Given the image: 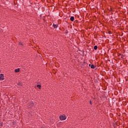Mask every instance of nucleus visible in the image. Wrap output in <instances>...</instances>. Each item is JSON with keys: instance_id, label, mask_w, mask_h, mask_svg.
I'll list each match as a JSON object with an SVG mask.
<instances>
[{"instance_id": "obj_7", "label": "nucleus", "mask_w": 128, "mask_h": 128, "mask_svg": "<svg viewBox=\"0 0 128 128\" xmlns=\"http://www.w3.org/2000/svg\"><path fill=\"white\" fill-rule=\"evenodd\" d=\"M91 68H96V66H94V64H92L90 66Z\"/></svg>"}, {"instance_id": "obj_1", "label": "nucleus", "mask_w": 128, "mask_h": 128, "mask_svg": "<svg viewBox=\"0 0 128 128\" xmlns=\"http://www.w3.org/2000/svg\"><path fill=\"white\" fill-rule=\"evenodd\" d=\"M60 120H64L66 119V115L63 114L60 116Z\"/></svg>"}, {"instance_id": "obj_6", "label": "nucleus", "mask_w": 128, "mask_h": 128, "mask_svg": "<svg viewBox=\"0 0 128 128\" xmlns=\"http://www.w3.org/2000/svg\"><path fill=\"white\" fill-rule=\"evenodd\" d=\"M53 26L54 28H58V25L54 24Z\"/></svg>"}, {"instance_id": "obj_2", "label": "nucleus", "mask_w": 128, "mask_h": 128, "mask_svg": "<svg viewBox=\"0 0 128 128\" xmlns=\"http://www.w3.org/2000/svg\"><path fill=\"white\" fill-rule=\"evenodd\" d=\"M4 74H0V80H4Z\"/></svg>"}, {"instance_id": "obj_8", "label": "nucleus", "mask_w": 128, "mask_h": 128, "mask_svg": "<svg viewBox=\"0 0 128 128\" xmlns=\"http://www.w3.org/2000/svg\"><path fill=\"white\" fill-rule=\"evenodd\" d=\"M94 50H98V46H94Z\"/></svg>"}, {"instance_id": "obj_5", "label": "nucleus", "mask_w": 128, "mask_h": 128, "mask_svg": "<svg viewBox=\"0 0 128 128\" xmlns=\"http://www.w3.org/2000/svg\"><path fill=\"white\" fill-rule=\"evenodd\" d=\"M37 88H38L40 90V88H42V86L40 84H38L37 85Z\"/></svg>"}, {"instance_id": "obj_11", "label": "nucleus", "mask_w": 128, "mask_h": 128, "mask_svg": "<svg viewBox=\"0 0 128 128\" xmlns=\"http://www.w3.org/2000/svg\"><path fill=\"white\" fill-rule=\"evenodd\" d=\"M89 66H90V64Z\"/></svg>"}, {"instance_id": "obj_3", "label": "nucleus", "mask_w": 128, "mask_h": 128, "mask_svg": "<svg viewBox=\"0 0 128 128\" xmlns=\"http://www.w3.org/2000/svg\"><path fill=\"white\" fill-rule=\"evenodd\" d=\"M70 21L71 22H74V16H71L70 18Z\"/></svg>"}, {"instance_id": "obj_9", "label": "nucleus", "mask_w": 128, "mask_h": 128, "mask_svg": "<svg viewBox=\"0 0 128 128\" xmlns=\"http://www.w3.org/2000/svg\"><path fill=\"white\" fill-rule=\"evenodd\" d=\"M90 104H92V101H90Z\"/></svg>"}, {"instance_id": "obj_4", "label": "nucleus", "mask_w": 128, "mask_h": 128, "mask_svg": "<svg viewBox=\"0 0 128 128\" xmlns=\"http://www.w3.org/2000/svg\"><path fill=\"white\" fill-rule=\"evenodd\" d=\"M16 72H20V68L15 70Z\"/></svg>"}, {"instance_id": "obj_10", "label": "nucleus", "mask_w": 128, "mask_h": 128, "mask_svg": "<svg viewBox=\"0 0 128 128\" xmlns=\"http://www.w3.org/2000/svg\"><path fill=\"white\" fill-rule=\"evenodd\" d=\"M20 44H21V45H22V43H20Z\"/></svg>"}]
</instances>
